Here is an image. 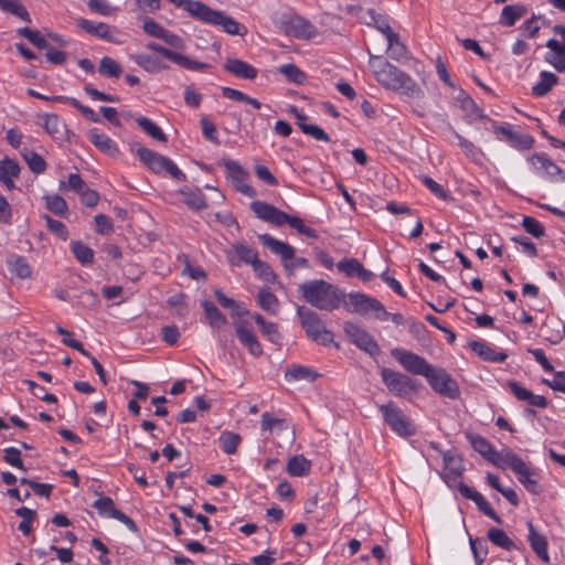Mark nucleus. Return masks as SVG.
<instances>
[{
  "label": "nucleus",
  "mask_w": 565,
  "mask_h": 565,
  "mask_svg": "<svg viewBox=\"0 0 565 565\" xmlns=\"http://www.w3.org/2000/svg\"><path fill=\"white\" fill-rule=\"evenodd\" d=\"M369 66L380 85L408 97H420L423 95L419 85L408 74L381 55L369 52Z\"/></svg>",
  "instance_id": "1"
},
{
  "label": "nucleus",
  "mask_w": 565,
  "mask_h": 565,
  "mask_svg": "<svg viewBox=\"0 0 565 565\" xmlns=\"http://www.w3.org/2000/svg\"><path fill=\"white\" fill-rule=\"evenodd\" d=\"M298 291L306 302L326 311L339 308L344 298V294L337 286L322 279L306 281L299 285Z\"/></svg>",
  "instance_id": "2"
},
{
  "label": "nucleus",
  "mask_w": 565,
  "mask_h": 565,
  "mask_svg": "<svg viewBox=\"0 0 565 565\" xmlns=\"http://www.w3.org/2000/svg\"><path fill=\"white\" fill-rule=\"evenodd\" d=\"M192 18L211 25H217L231 35H244L247 29L220 10H214L201 1L190 0L184 9Z\"/></svg>",
  "instance_id": "3"
},
{
  "label": "nucleus",
  "mask_w": 565,
  "mask_h": 565,
  "mask_svg": "<svg viewBox=\"0 0 565 565\" xmlns=\"http://www.w3.org/2000/svg\"><path fill=\"white\" fill-rule=\"evenodd\" d=\"M250 209L256 217L264 222H268L276 226H281L287 223L301 235H305L309 238L319 237L318 232L315 228L305 225L301 218L291 216L269 203L263 201H253L250 203Z\"/></svg>",
  "instance_id": "4"
},
{
  "label": "nucleus",
  "mask_w": 565,
  "mask_h": 565,
  "mask_svg": "<svg viewBox=\"0 0 565 565\" xmlns=\"http://www.w3.org/2000/svg\"><path fill=\"white\" fill-rule=\"evenodd\" d=\"M383 422L398 437L408 438L417 433L416 425L393 401L377 405Z\"/></svg>",
  "instance_id": "5"
},
{
  "label": "nucleus",
  "mask_w": 565,
  "mask_h": 565,
  "mask_svg": "<svg viewBox=\"0 0 565 565\" xmlns=\"http://www.w3.org/2000/svg\"><path fill=\"white\" fill-rule=\"evenodd\" d=\"M507 468H510L515 473L518 481L526 489V491L532 494H539L542 492L536 470L511 450H505V459L501 469Z\"/></svg>",
  "instance_id": "6"
},
{
  "label": "nucleus",
  "mask_w": 565,
  "mask_h": 565,
  "mask_svg": "<svg viewBox=\"0 0 565 565\" xmlns=\"http://www.w3.org/2000/svg\"><path fill=\"white\" fill-rule=\"evenodd\" d=\"M136 154L138 156L139 160L153 173L161 174L163 172H167L174 180H185V174L168 157H164L143 146L137 147Z\"/></svg>",
  "instance_id": "7"
},
{
  "label": "nucleus",
  "mask_w": 565,
  "mask_h": 565,
  "mask_svg": "<svg viewBox=\"0 0 565 565\" xmlns=\"http://www.w3.org/2000/svg\"><path fill=\"white\" fill-rule=\"evenodd\" d=\"M297 315L309 339L322 345H329L333 342V333L324 328L317 312L303 306H299Z\"/></svg>",
  "instance_id": "8"
},
{
  "label": "nucleus",
  "mask_w": 565,
  "mask_h": 565,
  "mask_svg": "<svg viewBox=\"0 0 565 565\" xmlns=\"http://www.w3.org/2000/svg\"><path fill=\"white\" fill-rule=\"evenodd\" d=\"M344 308L352 313L364 316L374 312L375 319L386 318V309L377 299L362 292H350L342 300Z\"/></svg>",
  "instance_id": "9"
},
{
  "label": "nucleus",
  "mask_w": 565,
  "mask_h": 565,
  "mask_svg": "<svg viewBox=\"0 0 565 565\" xmlns=\"http://www.w3.org/2000/svg\"><path fill=\"white\" fill-rule=\"evenodd\" d=\"M381 377L387 390L396 397H406L419 388V383L401 372L383 367Z\"/></svg>",
  "instance_id": "10"
},
{
  "label": "nucleus",
  "mask_w": 565,
  "mask_h": 565,
  "mask_svg": "<svg viewBox=\"0 0 565 565\" xmlns=\"http://www.w3.org/2000/svg\"><path fill=\"white\" fill-rule=\"evenodd\" d=\"M431 388L441 396L456 399L460 395L457 382L441 367H433L425 377Z\"/></svg>",
  "instance_id": "11"
},
{
  "label": "nucleus",
  "mask_w": 565,
  "mask_h": 565,
  "mask_svg": "<svg viewBox=\"0 0 565 565\" xmlns=\"http://www.w3.org/2000/svg\"><path fill=\"white\" fill-rule=\"evenodd\" d=\"M392 356L409 373L415 375H422L426 377V374L431 372L434 367L423 356L405 350V349H393Z\"/></svg>",
  "instance_id": "12"
},
{
  "label": "nucleus",
  "mask_w": 565,
  "mask_h": 565,
  "mask_svg": "<svg viewBox=\"0 0 565 565\" xmlns=\"http://www.w3.org/2000/svg\"><path fill=\"white\" fill-rule=\"evenodd\" d=\"M492 130L499 140L508 142L518 150H529L534 145V138L532 136L514 131L510 124H498L493 121Z\"/></svg>",
  "instance_id": "13"
},
{
  "label": "nucleus",
  "mask_w": 565,
  "mask_h": 565,
  "mask_svg": "<svg viewBox=\"0 0 565 565\" xmlns=\"http://www.w3.org/2000/svg\"><path fill=\"white\" fill-rule=\"evenodd\" d=\"M146 46L148 50L159 53L160 55L179 65L180 67L189 71L203 72L210 67V65L206 63L192 60L186 55L174 52L156 42H149Z\"/></svg>",
  "instance_id": "14"
},
{
  "label": "nucleus",
  "mask_w": 565,
  "mask_h": 565,
  "mask_svg": "<svg viewBox=\"0 0 565 565\" xmlns=\"http://www.w3.org/2000/svg\"><path fill=\"white\" fill-rule=\"evenodd\" d=\"M286 34L300 40H310L318 35V29L306 18L292 13L282 20Z\"/></svg>",
  "instance_id": "15"
},
{
  "label": "nucleus",
  "mask_w": 565,
  "mask_h": 565,
  "mask_svg": "<svg viewBox=\"0 0 565 565\" xmlns=\"http://www.w3.org/2000/svg\"><path fill=\"white\" fill-rule=\"evenodd\" d=\"M344 331L350 340L361 350L369 353L371 356H376L381 353L377 342L359 324L353 322H345Z\"/></svg>",
  "instance_id": "16"
},
{
  "label": "nucleus",
  "mask_w": 565,
  "mask_h": 565,
  "mask_svg": "<svg viewBox=\"0 0 565 565\" xmlns=\"http://www.w3.org/2000/svg\"><path fill=\"white\" fill-rule=\"evenodd\" d=\"M76 25L84 32L95 38L102 39L109 43L119 44L121 41L118 39V30L105 22H95L88 19L79 18L76 20Z\"/></svg>",
  "instance_id": "17"
},
{
  "label": "nucleus",
  "mask_w": 565,
  "mask_h": 565,
  "mask_svg": "<svg viewBox=\"0 0 565 565\" xmlns=\"http://www.w3.org/2000/svg\"><path fill=\"white\" fill-rule=\"evenodd\" d=\"M466 438L470 443L471 447L477 452H479L484 459H487L489 462H491L498 468L503 467L505 451L498 452L488 439L478 434L467 433Z\"/></svg>",
  "instance_id": "18"
},
{
  "label": "nucleus",
  "mask_w": 565,
  "mask_h": 565,
  "mask_svg": "<svg viewBox=\"0 0 565 565\" xmlns=\"http://www.w3.org/2000/svg\"><path fill=\"white\" fill-rule=\"evenodd\" d=\"M224 167L227 172V177L231 179L234 189L237 192L248 196L255 198L257 195L256 190L246 183L247 172L242 168V166L234 160H225Z\"/></svg>",
  "instance_id": "19"
},
{
  "label": "nucleus",
  "mask_w": 565,
  "mask_h": 565,
  "mask_svg": "<svg viewBox=\"0 0 565 565\" xmlns=\"http://www.w3.org/2000/svg\"><path fill=\"white\" fill-rule=\"evenodd\" d=\"M458 491L462 497L468 500H471L476 503L478 510L482 512L488 518L492 519L495 523L501 524V516L492 509L487 499L473 488L467 486L463 482L458 483Z\"/></svg>",
  "instance_id": "20"
},
{
  "label": "nucleus",
  "mask_w": 565,
  "mask_h": 565,
  "mask_svg": "<svg viewBox=\"0 0 565 565\" xmlns=\"http://www.w3.org/2000/svg\"><path fill=\"white\" fill-rule=\"evenodd\" d=\"M235 332L238 341L247 348L248 352L258 358L263 354V347L258 341L257 337L253 332L249 323L245 320H241L235 323Z\"/></svg>",
  "instance_id": "21"
},
{
  "label": "nucleus",
  "mask_w": 565,
  "mask_h": 565,
  "mask_svg": "<svg viewBox=\"0 0 565 565\" xmlns=\"http://www.w3.org/2000/svg\"><path fill=\"white\" fill-rule=\"evenodd\" d=\"M223 70L242 79L253 81L258 75V70L256 67L236 57H227L223 64Z\"/></svg>",
  "instance_id": "22"
},
{
  "label": "nucleus",
  "mask_w": 565,
  "mask_h": 565,
  "mask_svg": "<svg viewBox=\"0 0 565 565\" xmlns=\"http://www.w3.org/2000/svg\"><path fill=\"white\" fill-rule=\"evenodd\" d=\"M529 161L537 170L544 171V173L555 180L565 182V172L544 153H534L529 158Z\"/></svg>",
  "instance_id": "23"
},
{
  "label": "nucleus",
  "mask_w": 565,
  "mask_h": 565,
  "mask_svg": "<svg viewBox=\"0 0 565 565\" xmlns=\"http://www.w3.org/2000/svg\"><path fill=\"white\" fill-rule=\"evenodd\" d=\"M87 138L103 153L113 158L119 154L117 143L108 135L99 132L98 129H90L87 134Z\"/></svg>",
  "instance_id": "24"
},
{
  "label": "nucleus",
  "mask_w": 565,
  "mask_h": 565,
  "mask_svg": "<svg viewBox=\"0 0 565 565\" xmlns=\"http://www.w3.org/2000/svg\"><path fill=\"white\" fill-rule=\"evenodd\" d=\"M526 525L529 529L527 541L530 543L531 548L541 561H543L544 563H550V555L547 551L548 543L546 537L535 530L531 521H527Z\"/></svg>",
  "instance_id": "25"
},
{
  "label": "nucleus",
  "mask_w": 565,
  "mask_h": 565,
  "mask_svg": "<svg viewBox=\"0 0 565 565\" xmlns=\"http://www.w3.org/2000/svg\"><path fill=\"white\" fill-rule=\"evenodd\" d=\"M259 241L268 247L274 254L280 256L284 265L294 258L295 248L286 242L279 241L269 234L258 236Z\"/></svg>",
  "instance_id": "26"
},
{
  "label": "nucleus",
  "mask_w": 565,
  "mask_h": 565,
  "mask_svg": "<svg viewBox=\"0 0 565 565\" xmlns=\"http://www.w3.org/2000/svg\"><path fill=\"white\" fill-rule=\"evenodd\" d=\"M546 47L550 52L544 55V60L557 72H565V44L559 43L555 39H550L546 42Z\"/></svg>",
  "instance_id": "27"
},
{
  "label": "nucleus",
  "mask_w": 565,
  "mask_h": 565,
  "mask_svg": "<svg viewBox=\"0 0 565 565\" xmlns=\"http://www.w3.org/2000/svg\"><path fill=\"white\" fill-rule=\"evenodd\" d=\"M470 349L479 355L482 360L488 362H504L508 354L503 351H495L484 341H471L469 343Z\"/></svg>",
  "instance_id": "28"
},
{
  "label": "nucleus",
  "mask_w": 565,
  "mask_h": 565,
  "mask_svg": "<svg viewBox=\"0 0 565 565\" xmlns=\"http://www.w3.org/2000/svg\"><path fill=\"white\" fill-rule=\"evenodd\" d=\"M443 461L445 469L444 477L446 481H457L463 471L461 459L455 456L451 451H445L443 452Z\"/></svg>",
  "instance_id": "29"
},
{
  "label": "nucleus",
  "mask_w": 565,
  "mask_h": 565,
  "mask_svg": "<svg viewBox=\"0 0 565 565\" xmlns=\"http://www.w3.org/2000/svg\"><path fill=\"white\" fill-rule=\"evenodd\" d=\"M320 377V374L305 365H291L288 367L285 372V380L287 382H298V381H308V382H315L317 379Z\"/></svg>",
  "instance_id": "30"
},
{
  "label": "nucleus",
  "mask_w": 565,
  "mask_h": 565,
  "mask_svg": "<svg viewBox=\"0 0 565 565\" xmlns=\"http://www.w3.org/2000/svg\"><path fill=\"white\" fill-rule=\"evenodd\" d=\"M526 13L527 8L523 4H508L501 11L499 23L503 26H513Z\"/></svg>",
  "instance_id": "31"
},
{
  "label": "nucleus",
  "mask_w": 565,
  "mask_h": 565,
  "mask_svg": "<svg viewBox=\"0 0 565 565\" xmlns=\"http://www.w3.org/2000/svg\"><path fill=\"white\" fill-rule=\"evenodd\" d=\"M131 58L134 62L148 73H156L169 68L159 57L149 54H136Z\"/></svg>",
  "instance_id": "32"
},
{
  "label": "nucleus",
  "mask_w": 565,
  "mask_h": 565,
  "mask_svg": "<svg viewBox=\"0 0 565 565\" xmlns=\"http://www.w3.org/2000/svg\"><path fill=\"white\" fill-rule=\"evenodd\" d=\"M311 461L302 455L292 456L288 459L286 471L291 477H305L310 472Z\"/></svg>",
  "instance_id": "33"
},
{
  "label": "nucleus",
  "mask_w": 565,
  "mask_h": 565,
  "mask_svg": "<svg viewBox=\"0 0 565 565\" xmlns=\"http://www.w3.org/2000/svg\"><path fill=\"white\" fill-rule=\"evenodd\" d=\"M289 428V424L285 418L275 417L273 414L265 412L260 417L262 431H270L280 434Z\"/></svg>",
  "instance_id": "34"
},
{
  "label": "nucleus",
  "mask_w": 565,
  "mask_h": 565,
  "mask_svg": "<svg viewBox=\"0 0 565 565\" xmlns=\"http://www.w3.org/2000/svg\"><path fill=\"white\" fill-rule=\"evenodd\" d=\"M259 307L269 315L276 316L279 311V300L268 287L262 288L257 295Z\"/></svg>",
  "instance_id": "35"
},
{
  "label": "nucleus",
  "mask_w": 565,
  "mask_h": 565,
  "mask_svg": "<svg viewBox=\"0 0 565 565\" xmlns=\"http://www.w3.org/2000/svg\"><path fill=\"white\" fill-rule=\"evenodd\" d=\"M204 315L210 326L215 329H221L227 323L226 317L220 309L210 300L202 301Z\"/></svg>",
  "instance_id": "36"
},
{
  "label": "nucleus",
  "mask_w": 565,
  "mask_h": 565,
  "mask_svg": "<svg viewBox=\"0 0 565 565\" xmlns=\"http://www.w3.org/2000/svg\"><path fill=\"white\" fill-rule=\"evenodd\" d=\"M557 82L558 77L554 73L542 71L540 73V81L532 87V94L537 97H543L548 94Z\"/></svg>",
  "instance_id": "37"
},
{
  "label": "nucleus",
  "mask_w": 565,
  "mask_h": 565,
  "mask_svg": "<svg viewBox=\"0 0 565 565\" xmlns=\"http://www.w3.org/2000/svg\"><path fill=\"white\" fill-rule=\"evenodd\" d=\"M387 53L392 60L401 61L407 54L406 45L401 41L399 35L392 31L386 36Z\"/></svg>",
  "instance_id": "38"
},
{
  "label": "nucleus",
  "mask_w": 565,
  "mask_h": 565,
  "mask_svg": "<svg viewBox=\"0 0 565 565\" xmlns=\"http://www.w3.org/2000/svg\"><path fill=\"white\" fill-rule=\"evenodd\" d=\"M218 441L221 449L226 455H234L242 443V437L236 433L224 430L221 433Z\"/></svg>",
  "instance_id": "39"
},
{
  "label": "nucleus",
  "mask_w": 565,
  "mask_h": 565,
  "mask_svg": "<svg viewBox=\"0 0 565 565\" xmlns=\"http://www.w3.org/2000/svg\"><path fill=\"white\" fill-rule=\"evenodd\" d=\"M0 9L11 13L24 22L31 23V15L19 0H0Z\"/></svg>",
  "instance_id": "40"
},
{
  "label": "nucleus",
  "mask_w": 565,
  "mask_h": 565,
  "mask_svg": "<svg viewBox=\"0 0 565 565\" xmlns=\"http://www.w3.org/2000/svg\"><path fill=\"white\" fill-rule=\"evenodd\" d=\"M136 121L138 124V126L148 135L150 136L151 138L158 140V141H162V142H166L167 141V136L166 134L162 131V129L154 122L152 121L151 119L147 118V117H143V116H138L136 117Z\"/></svg>",
  "instance_id": "41"
},
{
  "label": "nucleus",
  "mask_w": 565,
  "mask_h": 565,
  "mask_svg": "<svg viewBox=\"0 0 565 565\" xmlns=\"http://www.w3.org/2000/svg\"><path fill=\"white\" fill-rule=\"evenodd\" d=\"M21 156L24 159V161L26 162L29 169L33 173L41 174V173L45 172V170H46V162H45V160L39 153H36V152H34V151H32L30 149L24 148L21 151Z\"/></svg>",
  "instance_id": "42"
},
{
  "label": "nucleus",
  "mask_w": 565,
  "mask_h": 565,
  "mask_svg": "<svg viewBox=\"0 0 565 565\" xmlns=\"http://www.w3.org/2000/svg\"><path fill=\"white\" fill-rule=\"evenodd\" d=\"M489 541L498 547L505 551H512L515 548L514 542L508 536V534L498 527H491L487 534Z\"/></svg>",
  "instance_id": "43"
},
{
  "label": "nucleus",
  "mask_w": 565,
  "mask_h": 565,
  "mask_svg": "<svg viewBox=\"0 0 565 565\" xmlns=\"http://www.w3.org/2000/svg\"><path fill=\"white\" fill-rule=\"evenodd\" d=\"M278 71L290 83H294V84H297V85H302L307 81L306 73L303 71H301L297 65H295L292 63L280 65Z\"/></svg>",
  "instance_id": "44"
},
{
  "label": "nucleus",
  "mask_w": 565,
  "mask_h": 565,
  "mask_svg": "<svg viewBox=\"0 0 565 565\" xmlns=\"http://www.w3.org/2000/svg\"><path fill=\"white\" fill-rule=\"evenodd\" d=\"M97 510L98 514L103 518L115 519L117 512H120L115 507L114 500L109 497H100L92 504Z\"/></svg>",
  "instance_id": "45"
},
{
  "label": "nucleus",
  "mask_w": 565,
  "mask_h": 565,
  "mask_svg": "<svg viewBox=\"0 0 565 565\" xmlns=\"http://www.w3.org/2000/svg\"><path fill=\"white\" fill-rule=\"evenodd\" d=\"M17 34L25 38L30 43L40 50H45L49 46L46 39L38 30H32L28 26L19 28Z\"/></svg>",
  "instance_id": "46"
},
{
  "label": "nucleus",
  "mask_w": 565,
  "mask_h": 565,
  "mask_svg": "<svg viewBox=\"0 0 565 565\" xmlns=\"http://www.w3.org/2000/svg\"><path fill=\"white\" fill-rule=\"evenodd\" d=\"M15 514L22 518L18 529L24 534L29 535L32 532V523L36 519V511L26 507H21L15 510Z\"/></svg>",
  "instance_id": "47"
},
{
  "label": "nucleus",
  "mask_w": 565,
  "mask_h": 565,
  "mask_svg": "<svg viewBox=\"0 0 565 565\" xmlns=\"http://www.w3.org/2000/svg\"><path fill=\"white\" fill-rule=\"evenodd\" d=\"M71 249L76 257V259L83 264L88 265L92 264L94 260V252L90 247L83 244L79 241H75L71 243Z\"/></svg>",
  "instance_id": "48"
},
{
  "label": "nucleus",
  "mask_w": 565,
  "mask_h": 565,
  "mask_svg": "<svg viewBox=\"0 0 565 565\" xmlns=\"http://www.w3.org/2000/svg\"><path fill=\"white\" fill-rule=\"evenodd\" d=\"M98 72L104 76L118 78L121 74V67L114 58L104 56L99 62Z\"/></svg>",
  "instance_id": "49"
},
{
  "label": "nucleus",
  "mask_w": 565,
  "mask_h": 565,
  "mask_svg": "<svg viewBox=\"0 0 565 565\" xmlns=\"http://www.w3.org/2000/svg\"><path fill=\"white\" fill-rule=\"evenodd\" d=\"M43 122L42 126L45 131L53 138L57 139L61 137V128L62 124L56 114H45L42 116Z\"/></svg>",
  "instance_id": "50"
},
{
  "label": "nucleus",
  "mask_w": 565,
  "mask_h": 565,
  "mask_svg": "<svg viewBox=\"0 0 565 565\" xmlns=\"http://www.w3.org/2000/svg\"><path fill=\"white\" fill-rule=\"evenodd\" d=\"M233 249L241 262L253 265L258 259L257 252L244 243H236Z\"/></svg>",
  "instance_id": "51"
},
{
  "label": "nucleus",
  "mask_w": 565,
  "mask_h": 565,
  "mask_svg": "<svg viewBox=\"0 0 565 565\" xmlns=\"http://www.w3.org/2000/svg\"><path fill=\"white\" fill-rule=\"evenodd\" d=\"M46 207L55 215L63 216L67 212L66 201L58 194L44 196Z\"/></svg>",
  "instance_id": "52"
},
{
  "label": "nucleus",
  "mask_w": 565,
  "mask_h": 565,
  "mask_svg": "<svg viewBox=\"0 0 565 565\" xmlns=\"http://www.w3.org/2000/svg\"><path fill=\"white\" fill-rule=\"evenodd\" d=\"M369 15L371 18L370 25L374 26L379 32L384 34V36L393 31L386 15L380 14L373 9L369 10Z\"/></svg>",
  "instance_id": "53"
},
{
  "label": "nucleus",
  "mask_w": 565,
  "mask_h": 565,
  "mask_svg": "<svg viewBox=\"0 0 565 565\" xmlns=\"http://www.w3.org/2000/svg\"><path fill=\"white\" fill-rule=\"evenodd\" d=\"M185 204L196 211L204 210L207 207L206 199L201 191H190L184 193Z\"/></svg>",
  "instance_id": "54"
},
{
  "label": "nucleus",
  "mask_w": 565,
  "mask_h": 565,
  "mask_svg": "<svg viewBox=\"0 0 565 565\" xmlns=\"http://www.w3.org/2000/svg\"><path fill=\"white\" fill-rule=\"evenodd\" d=\"M522 227L526 233L531 234L535 238H540L545 235V228L542 223L532 216H523Z\"/></svg>",
  "instance_id": "55"
},
{
  "label": "nucleus",
  "mask_w": 565,
  "mask_h": 565,
  "mask_svg": "<svg viewBox=\"0 0 565 565\" xmlns=\"http://www.w3.org/2000/svg\"><path fill=\"white\" fill-rule=\"evenodd\" d=\"M88 9L104 17L114 14L118 9L113 7L107 0H88Z\"/></svg>",
  "instance_id": "56"
},
{
  "label": "nucleus",
  "mask_w": 565,
  "mask_h": 565,
  "mask_svg": "<svg viewBox=\"0 0 565 565\" xmlns=\"http://www.w3.org/2000/svg\"><path fill=\"white\" fill-rule=\"evenodd\" d=\"M20 171V164L15 159L4 157L0 160V175L19 177Z\"/></svg>",
  "instance_id": "57"
},
{
  "label": "nucleus",
  "mask_w": 565,
  "mask_h": 565,
  "mask_svg": "<svg viewBox=\"0 0 565 565\" xmlns=\"http://www.w3.org/2000/svg\"><path fill=\"white\" fill-rule=\"evenodd\" d=\"M4 456L3 459L10 466L20 469L22 471H25L26 468L21 459V451L15 447H8L3 450Z\"/></svg>",
  "instance_id": "58"
},
{
  "label": "nucleus",
  "mask_w": 565,
  "mask_h": 565,
  "mask_svg": "<svg viewBox=\"0 0 565 565\" xmlns=\"http://www.w3.org/2000/svg\"><path fill=\"white\" fill-rule=\"evenodd\" d=\"M361 263L355 258H344L337 264L339 271L344 273L348 277H356Z\"/></svg>",
  "instance_id": "59"
},
{
  "label": "nucleus",
  "mask_w": 565,
  "mask_h": 565,
  "mask_svg": "<svg viewBox=\"0 0 565 565\" xmlns=\"http://www.w3.org/2000/svg\"><path fill=\"white\" fill-rule=\"evenodd\" d=\"M85 186L86 183L79 173H71L67 178V181L60 182L61 190H73L76 193H79Z\"/></svg>",
  "instance_id": "60"
},
{
  "label": "nucleus",
  "mask_w": 565,
  "mask_h": 565,
  "mask_svg": "<svg viewBox=\"0 0 565 565\" xmlns=\"http://www.w3.org/2000/svg\"><path fill=\"white\" fill-rule=\"evenodd\" d=\"M252 266H253L254 271L260 278H263L264 280H266L268 282L275 281L277 276L267 263H265L258 258Z\"/></svg>",
  "instance_id": "61"
},
{
  "label": "nucleus",
  "mask_w": 565,
  "mask_h": 565,
  "mask_svg": "<svg viewBox=\"0 0 565 565\" xmlns=\"http://www.w3.org/2000/svg\"><path fill=\"white\" fill-rule=\"evenodd\" d=\"M43 217H44V220L46 222L47 228L53 234H55L56 236H58L63 241H66L68 238L67 228H66V226L61 221L54 220L53 217H51L47 214H45Z\"/></svg>",
  "instance_id": "62"
},
{
  "label": "nucleus",
  "mask_w": 565,
  "mask_h": 565,
  "mask_svg": "<svg viewBox=\"0 0 565 565\" xmlns=\"http://www.w3.org/2000/svg\"><path fill=\"white\" fill-rule=\"evenodd\" d=\"M263 335L270 341L271 343L276 345L281 344V333L278 330V324L275 322H267L262 329H260Z\"/></svg>",
  "instance_id": "63"
},
{
  "label": "nucleus",
  "mask_w": 565,
  "mask_h": 565,
  "mask_svg": "<svg viewBox=\"0 0 565 565\" xmlns=\"http://www.w3.org/2000/svg\"><path fill=\"white\" fill-rule=\"evenodd\" d=\"M420 181L431 192L434 193L437 198L439 199H443V200H446L449 194L448 192L443 188V185H440L439 183H437L435 180H433L428 175H422L420 177Z\"/></svg>",
  "instance_id": "64"
}]
</instances>
